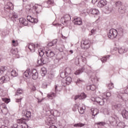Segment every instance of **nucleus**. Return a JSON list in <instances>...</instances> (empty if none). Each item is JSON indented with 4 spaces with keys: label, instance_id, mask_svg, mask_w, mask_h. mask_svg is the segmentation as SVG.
Here are the masks:
<instances>
[{
    "label": "nucleus",
    "instance_id": "dca6fc26",
    "mask_svg": "<svg viewBox=\"0 0 128 128\" xmlns=\"http://www.w3.org/2000/svg\"><path fill=\"white\" fill-rule=\"evenodd\" d=\"M86 98V95L84 93H82L80 94L75 96L74 100H76L78 98L79 100H84Z\"/></svg>",
    "mask_w": 128,
    "mask_h": 128
},
{
    "label": "nucleus",
    "instance_id": "69168bd1",
    "mask_svg": "<svg viewBox=\"0 0 128 128\" xmlns=\"http://www.w3.org/2000/svg\"><path fill=\"white\" fill-rule=\"evenodd\" d=\"M32 18V16H27V20L28 22H30Z\"/></svg>",
    "mask_w": 128,
    "mask_h": 128
},
{
    "label": "nucleus",
    "instance_id": "b1692460",
    "mask_svg": "<svg viewBox=\"0 0 128 128\" xmlns=\"http://www.w3.org/2000/svg\"><path fill=\"white\" fill-rule=\"evenodd\" d=\"M122 108V104H118L112 106V108L113 110H120Z\"/></svg>",
    "mask_w": 128,
    "mask_h": 128
},
{
    "label": "nucleus",
    "instance_id": "e433bc0d",
    "mask_svg": "<svg viewBox=\"0 0 128 128\" xmlns=\"http://www.w3.org/2000/svg\"><path fill=\"white\" fill-rule=\"evenodd\" d=\"M11 76H13L14 78H15V76H18V72H16V70H12L11 72Z\"/></svg>",
    "mask_w": 128,
    "mask_h": 128
},
{
    "label": "nucleus",
    "instance_id": "f03ea898",
    "mask_svg": "<svg viewBox=\"0 0 128 128\" xmlns=\"http://www.w3.org/2000/svg\"><path fill=\"white\" fill-rule=\"evenodd\" d=\"M91 100L92 102H98L100 106H104V102L106 100V98L104 96L102 98L96 97V98H92Z\"/></svg>",
    "mask_w": 128,
    "mask_h": 128
},
{
    "label": "nucleus",
    "instance_id": "09e8293b",
    "mask_svg": "<svg viewBox=\"0 0 128 128\" xmlns=\"http://www.w3.org/2000/svg\"><path fill=\"white\" fill-rule=\"evenodd\" d=\"M110 96H112V94H110V92H107L106 94H104V98H110Z\"/></svg>",
    "mask_w": 128,
    "mask_h": 128
},
{
    "label": "nucleus",
    "instance_id": "bf43d9fd",
    "mask_svg": "<svg viewBox=\"0 0 128 128\" xmlns=\"http://www.w3.org/2000/svg\"><path fill=\"white\" fill-rule=\"evenodd\" d=\"M4 100L6 102V104H8V102H10V100L7 98H4Z\"/></svg>",
    "mask_w": 128,
    "mask_h": 128
},
{
    "label": "nucleus",
    "instance_id": "f257e3e1",
    "mask_svg": "<svg viewBox=\"0 0 128 128\" xmlns=\"http://www.w3.org/2000/svg\"><path fill=\"white\" fill-rule=\"evenodd\" d=\"M23 76L28 78L32 77V80H36L38 78V73L36 69L31 71L30 70L28 69L23 73Z\"/></svg>",
    "mask_w": 128,
    "mask_h": 128
},
{
    "label": "nucleus",
    "instance_id": "4be33fe9",
    "mask_svg": "<svg viewBox=\"0 0 128 128\" xmlns=\"http://www.w3.org/2000/svg\"><path fill=\"white\" fill-rule=\"evenodd\" d=\"M122 116L126 120H128V112L126 110H123L122 111Z\"/></svg>",
    "mask_w": 128,
    "mask_h": 128
},
{
    "label": "nucleus",
    "instance_id": "39448f33",
    "mask_svg": "<svg viewBox=\"0 0 128 128\" xmlns=\"http://www.w3.org/2000/svg\"><path fill=\"white\" fill-rule=\"evenodd\" d=\"M118 98H120L122 100H124L126 102V100H128V94L126 92V90H124V93L120 92L117 96Z\"/></svg>",
    "mask_w": 128,
    "mask_h": 128
},
{
    "label": "nucleus",
    "instance_id": "ddd939ff",
    "mask_svg": "<svg viewBox=\"0 0 128 128\" xmlns=\"http://www.w3.org/2000/svg\"><path fill=\"white\" fill-rule=\"evenodd\" d=\"M74 24H77L78 26H80L82 24V18L78 17L75 18L74 20Z\"/></svg>",
    "mask_w": 128,
    "mask_h": 128
},
{
    "label": "nucleus",
    "instance_id": "7c9ffc66",
    "mask_svg": "<svg viewBox=\"0 0 128 128\" xmlns=\"http://www.w3.org/2000/svg\"><path fill=\"white\" fill-rule=\"evenodd\" d=\"M96 88V86L94 85H91L87 86V90H94Z\"/></svg>",
    "mask_w": 128,
    "mask_h": 128
},
{
    "label": "nucleus",
    "instance_id": "58836bf2",
    "mask_svg": "<svg viewBox=\"0 0 128 128\" xmlns=\"http://www.w3.org/2000/svg\"><path fill=\"white\" fill-rule=\"evenodd\" d=\"M10 53L12 54H17L18 50H16L14 48H12L10 50Z\"/></svg>",
    "mask_w": 128,
    "mask_h": 128
},
{
    "label": "nucleus",
    "instance_id": "ea45409f",
    "mask_svg": "<svg viewBox=\"0 0 128 128\" xmlns=\"http://www.w3.org/2000/svg\"><path fill=\"white\" fill-rule=\"evenodd\" d=\"M47 4L50 6H54V0H48L47 2Z\"/></svg>",
    "mask_w": 128,
    "mask_h": 128
},
{
    "label": "nucleus",
    "instance_id": "e2e57ef3",
    "mask_svg": "<svg viewBox=\"0 0 128 128\" xmlns=\"http://www.w3.org/2000/svg\"><path fill=\"white\" fill-rule=\"evenodd\" d=\"M30 5H27L26 6V10H30Z\"/></svg>",
    "mask_w": 128,
    "mask_h": 128
},
{
    "label": "nucleus",
    "instance_id": "f704fd0d",
    "mask_svg": "<svg viewBox=\"0 0 128 128\" xmlns=\"http://www.w3.org/2000/svg\"><path fill=\"white\" fill-rule=\"evenodd\" d=\"M6 67L2 66L0 69V74H2L6 72Z\"/></svg>",
    "mask_w": 128,
    "mask_h": 128
},
{
    "label": "nucleus",
    "instance_id": "a18cd8bd",
    "mask_svg": "<svg viewBox=\"0 0 128 128\" xmlns=\"http://www.w3.org/2000/svg\"><path fill=\"white\" fill-rule=\"evenodd\" d=\"M20 128H28V126L26 124V122H25L21 124Z\"/></svg>",
    "mask_w": 128,
    "mask_h": 128
},
{
    "label": "nucleus",
    "instance_id": "a19ab883",
    "mask_svg": "<svg viewBox=\"0 0 128 128\" xmlns=\"http://www.w3.org/2000/svg\"><path fill=\"white\" fill-rule=\"evenodd\" d=\"M38 52H39V54L40 56H44V50H42V49H39L38 50Z\"/></svg>",
    "mask_w": 128,
    "mask_h": 128
},
{
    "label": "nucleus",
    "instance_id": "2f4dec72",
    "mask_svg": "<svg viewBox=\"0 0 128 128\" xmlns=\"http://www.w3.org/2000/svg\"><path fill=\"white\" fill-rule=\"evenodd\" d=\"M42 58V62L44 64H46L50 62V60H48V58L47 57H43Z\"/></svg>",
    "mask_w": 128,
    "mask_h": 128
},
{
    "label": "nucleus",
    "instance_id": "13d9d810",
    "mask_svg": "<svg viewBox=\"0 0 128 128\" xmlns=\"http://www.w3.org/2000/svg\"><path fill=\"white\" fill-rule=\"evenodd\" d=\"M116 6H122V2H117L116 3Z\"/></svg>",
    "mask_w": 128,
    "mask_h": 128
},
{
    "label": "nucleus",
    "instance_id": "a878e982",
    "mask_svg": "<svg viewBox=\"0 0 128 128\" xmlns=\"http://www.w3.org/2000/svg\"><path fill=\"white\" fill-rule=\"evenodd\" d=\"M56 93L52 92L48 94L47 98H50V100H52L54 98L56 97Z\"/></svg>",
    "mask_w": 128,
    "mask_h": 128
},
{
    "label": "nucleus",
    "instance_id": "c85d7f7f",
    "mask_svg": "<svg viewBox=\"0 0 128 128\" xmlns=\"http://www.w3.org/2000/svg\"><path fill=\"white\" fill-rule=\"evenodd\" d=\"M74 128H82V126H84V124L82 123H77L74 124Z\"/></svg>",
    "mask_w": 128,
    "mask_h": 128
},
{
    "label": "nucleus",
    "instance_id": "6e6552de",
    "mask_svg": "<svg viewBox=\"0 0 128 128\" xmlns=\"http://www.w3.org/2000/svg\"><path fill=\"white\" fill-rule=\"evenodd\" d=\"M12 6V4L11 2H8L4 6V10L5 12H10L12 10H10V8Z\"/></svg>",
    "mask_w": 128,
    "mask_h": 128
},
{
    "label": "nucleus",
    "instance_id": "49530a36",
    "mask_svg": "<svg viewBox=\"0 0 128 128\" xmlns=\"http://www.w3.org/2000/svg\"><path fill=\"white\" fill-rule=\"evenodd\" d=\"M30 22H34V24H36L38 22V19L36 18H32L31 20L29 21Z\"/></svg>",
    "mask_w": 128,
    "mask_h": 128
},
{
    "label": "nucleus",
    "instance_id": "3c124183",
    "mask_svg": "<svg viewBox=\"0 0 128 128\" xmlns=\"http://www.w3.org/2000/svg\"><path fill=\"white\" fill-rule=\"evenodd\" d=\"M60 22H61L62 24H68V23H66V19L64 18V17H63L61 18Z\"/></svg>",
    "mask_w": 128,
    "mask_h": 128
},
{
    "label": "nucleus",
    "instance_id": "5701e85b",
    "mask_svg": "<svg viewBox=\"0 0 128 128\" xmlns=\"http://www.w3.org/2000/svg\"><path fill=\"white\" fill-rule=\"evenodd\" d=\"M40 74L42 76H45L46 74H48V71L46 70V68H42L41 69Z\"/></svg>",
    "mask_w": 128,
    "mask_h": 128
},
{
    "label": "nucleus",
    "instance_id": "864d4df0",
    "mask_svg": "<svg viewBox=\"0 0 128 128\" xmlns=\"http://www.w3.org/2000/svg\"><path fill=\"white\" fill-rule=\"evenodd\" d=\"M60 86L58 85H56L55 88H54V92H60V90L59 89Z\"/></svg>",
    "mask_w": 128,
    "mask_h": 128
},
{
    "label": "nucleus",
    "instance_id": "393cba45",
    "mask_svg": "<svg viewBox=\"0 0 128 128\" xmlns=\"http://www.w3.org/2000/svg\"><path fill=\"white\" fill-rule=\"evenodd\" d=\"M78 58H79V60H82V62L86 64V58L84 55H80L78 56Z\"/></svg>",
    "mask_w": 128,
    "mask_h": 128
},
{
    "label": "nucleus",
    "instance_id": "5fc2aeb1",
    "mask_svg": "<svg viewBox=\"0 0 128 128\" xmlns=\"http://www.w3.org/2000/svg\"><path fill=\"white\" fill-rule=\"evenodd\" d=\"M96 124H98V126H105L106 122H98L96 123Z\"/></svg>",
    "mask_w": 128,
    "mask_h": 128
},
{
    "label": "nucleus",
    "instance_id": "4c0bfd02",
    "mask_svg": "<svg viewBox=\"0 0 128 128\" xmlns=\"http://www.w3.org/2000/svg\"><path fill=\"white\" fill-rule=\"evenodd\" d=\"M108 58H110V56H107L102 58H101V60H102V62H106V60H107Z\"/></svg>",
    "mask_w": 128,
    "mask_h": 128
},
{
    "label": "nucleus",
    "instance_id": "4468645a",
    "mask_svg": "<svg viewBox=\"0 0 128 128\" xmlns=\"http://www.w3.org/2000/svg\"><path fill=\"white\" fill-rule=\"evenodd\" d=\"M108 2L106 0H100L98 4V8H104L105 6H106Z\"/></svg>",
    "mask_w": 128,
    "mask_h": 128
},
{
    "label": "nucleus",
    "instance_id": "6ab92c4d",
    "mask_svg": "<svg viewBox=\"0 0 128 128\" xmlns=\"http://www.w3.org/2000/svg\"><path fill=\"white\" fill-rule=\"evenodd\" d=\"M46 124L48 126H52L54 124V121L52 120L51 118H48L46 120Z\"/></svg>",
    "mask_w": 128,
    "mask_h": 128
},
{
    "label": "nucleus",
    "instance_id": "de8ad7c7",
    "mask_svg": "<svg viewBox=\"0 0 128 128\" xmlns=\"http://www.w3.org/2000/svg\"><path fill=\"white\" fill-rule=\"evenodd\" d=\"M118 12L120 14H124L126 12V10H124V9H122V8H119Z\"/></svg>",
    "mask_w": 128,
    "mask_h": 128
},
{
    "label": "nucleus",
    "instance_id": "bb28decb",
    "mask_svg": "<svg viewBox=\"0 0 128 128\" xmlns=\"http://www.w3.org/2000/svg\"><path fill=\"white\" fill-rule=\"evenodd\" d=\"M84 70H85L84 68L82 67L79 70H76L74 72V74L76 75L80 74H82V72H84Z\"/></svg>",
    "mask_w": 128,
    "mask_h": 128
},
{
    "label": "nucleus",
    "instance_id": "f8f14e48",
    "mask_svg": "<svg viewBox=\"0 0 128 128\" xmlns=\"http://www.w3.org/2000/svg\"><path fill=\"white\" fill-rule=\"evenodd\" d=\"M27 46L31 52H36V44L31 43L28 44Z\"/></svg>",
    "mask_w": 128,
    "mask_h": 128
},
{
    "label": "nucleus",
    "instance_id": "c9c22d12",
    "mask_svg": "<svg viewBox=\"0 0 128 128\" xmlns=\"http://www.w3.org/2000/svg\"><path fill=\"white\" fill-rule=\"evenodd\" d=\"M70 72H72V70L70 68H66L65 69V74H70Z\"/></svg>",
    "mask_w": 128,
    "mask_h": 128
},
{
    "label": "nucleus",
    "instance_id": "2eb2a0df",
    "mask_svg": "<svg viewBox=\"0 0 128 128\" xmlns=\"http://www.w3.org/2000/svg\"><path fill=\"white\" fill-rule=\"evenodd\" d=\"M91 112H92V118H94V117L96 116H98V114L100 112L98 110V108H92L91 109Z\"/></svg>",
    "mask_w": 128,
    "mask_h": 128
},
{
    "label": "nucleus",
    "instance_id": "0e129e2a",
    "mask_svg": "<svg viewBox=\"0 0 128 128\" xmlns=\"http://www.w3.org/2000/svg\"><path fill=\"white\" fill-rule=\"evenodd\" d=\"M56 42H58L57 40H54L52 42V44H53V45L54 46V44H56Z\"/></svg>",
    "mask_w": 128,
    "mask_h": 128
},
{
    "label": "nucleus",
    "instance_id": "680f3d73",
    "mask_svg": "<svg viewBox=\"0 0 128 128\" xmlns=\"http://www.w3.org/2000/svg\"><path fill=\"white\" fill-rule=\"evenodd\" d=\"M58 62H60V58H56L54 60V64H58Z\"/></svg>",
    "mask_w": 128,
    "mask_h": 128
},
{
    "label": "nucleus",
    "instance_id": "423d86ee",
    "mask_svg": "<svg viewBox=\"0 0 128 128\" xmlns=\"http://www.w3.org/2000/svg\"><path fill=\"white\" fill-rule=\"evenodd\" d=\"M109 122L112 126H116L118 121V117L116 116H110L108 119Z\"/></svg>",
    "mask_w": 128,
    "mask_h": 128
},
{
    "label": "nucleus",
    "instance_id": "a211bd4d",
    "mask_svg": "<svg viewBox=\"0 0 128 128\" xmlns=\"http://www.w3.org/2000/svg\"><path fill=\"white\" fill-rule=\"evenodd\" d=\"M86 110V106H78V110L81 114H84V110Z\"/></svg>",
    "mask_w": 128,
    "mask_h": 128
},
{
    "label": "nucleus",
    "instance_id": "72a5a7b5",
    "mask_svg": "<svg viewBox=\"0 0 128 128\" xmlns=\"http://www.w3.org/2000/svg\"><path fill=\"white\" fill-rule=\"evenodd\" d=\"M65 18V20L67 24H68V22H70V16L69 15H66L64 16Z\"/></svg>",
    "mask_w": 128,
    "mask_h": 128
},
{
    "label": "nucleus",
    "instance_id": "aec40b11",
    "mask_svg": "<svg viewBox=\"0 0 128 128\" xmlns=\"http://www.w3.org/2000/svg\"><path fill=\"white\" fill-rule=\"evenodd\" d=\"M118 52L120 54H126V50L124 47H120L118 48Z\"/></svg>",
    "mask_w": 128,
    "mask_h": 128
},
{
    "label": "nucleus",
    "instance_id": "412c9836",
    "mask_svg": "<svg viewBox=\"0 0 128 128\" xmlns=\"http://www.w3.org/2000/svg\"><path fill=\"white\" fill-rule=\"evenodd\" d=\"M90 12L92 14H99L100 12L96 8H92L90 10Z\"/></svg>",
    "mask_w": 128,
    "mask_h": 128
},
{
    "label": "nucleus",
    "instance_id": "1a4fd4ad",
    "mask_svg": "<svg viewBox=\"0 0 128 128\" xmlns=\"http://www.w3.org/2000/svg\"><path fill=\"white\" fill-rule=\"evenodd\" d=\"M22 114H24L23 116L25 120H30V118L32 116V113L30 112H24V110H23L22 111Z\"/></svg>",
    "mask_w": 128,
    "mask_h": 128
},
{
    "label": "nucleus",
    "instance_id": "4d7b16f0",
    "mask_svg": "<svg viewBox=\"0 0 128 128\" xmlns=\"http://www.w3.org/2000/svg\"><path fill=\"white\" fill-rule=\"evenodd\" d=\"M82 82H84V80L82 79H78L76 81L77 84H82Z\"/></svg>",
    "mask_w": 128,
    "mask_h": 128
},
{
    "label": "nucleus",
    "instance_id": "338daca9",
    "mask_svg": "<svg viewBox=\"0 0 128 128\" xmlns=\"http://www.w3.org/2000/svg\"><path fill=\"white\" fill-rule=\"evenodd\" d=\"M12 18H18V15L16 14H13L12 16Z\"/></svg>",
    "mask_w": 128,
    "mask_h": 128
},
{
    "label": "nucleus",
    "instance_id": "c756f323",
    "mask_svg": "<svg viewBox=\"0 0 128 128\" xmlns=\"http://www.w3.org/2000/svg\"><path fill=\"white\" fill-rule=\"evenodd\" d=\"M118 126H119L120 128H124L126 126V124L123 122H120L118 124H116Z\"/></svg>",
    "mask_w": 128,
    "mask_h": 128
},
{
    "label": "nucleus",
    "instance_id": "7ed1b4c3",
    "mask_svg": "<svg viewBox=\"0 0 128 128\" xmlns=\"http://www.w3.org/2000/svg\"><path fill=\"white\" fill-rule=\"evenodd\" d=\"M118 36V31L116 29H110L108 33V38L111 40L116 38Z\"/></svg>",
    "mask_w": 128,
    "mask_h": 128
},
{
    "label": "nucleus",
    "instance_id": "37998d69",
    "mask_svg": "<svg viewBox=\"0 0 128 128\" xmlns=\"http://www.w3.org/2000/svg\"><path fill=\"white\" fill-rule=\"evenodd\" d=\"M22 94V90L19 88L17 90L16 96H20V94Z\"/></svg>",
    "mask_w": 128,
    "mask_h": 128
},
{
    "label": "nucleus",
    "instance_id": "20e7f679",
    "mask_svg": "<svg viewBox=\"0 0 128 128\" xmlns=\"http://www.w3.org/2000/svg\"><path fill=\"white\" fill-rule=\"evenodd\" d=\"M90 46V42L88 40H84L81 42V48L84 50H88Z\"/></svg>",
    "mask_w": 128,
    "mask_h": 128
},
{
    "label": "nucleus",
    "instance_id": "603ef678",
    "mask_svg": "<svg viewBox=\"0 0 128 128\" xmlns=\"http://www.w3.org/2000/svg\"><path fill=\"white\" fill-rule=\"evenodd\" d=\"M38 64H39L40 66L44 64V62L42 60V58H40L39 60H38Z\"/></svg>",
    "mask_w": 128,
    "mask_h": 128
},
{
    "label": "nucleus",
    "instance_id": "f3484780",
    "mask_svg": "<svg viewBox=\"0 0 128 128\" xmlns=\"http://www.w3.org/2000/svg\"><path fill=\"white\" fill-rule=\"evenodd\" d=\"M20 24H22L24 26H28V21L26 20V18H19Z\"/></svg>",
    "mask_w": 128,
    "mask_h": 128
},
{
    "label": "nucleus",
    "instance_id": "8fccbe9b",
    "mask_svg": "<svg viewBox=\"0 0 128 128\" xmlns=\"http://www.w3.org/2000/svg\"><path fill=\"white\" fill-rule=\"evenodd\" d=\"M96 32V29H92L90 32V34H89L90 36H92Z\"/></svg>",
    "mask_w": 128,
    "mask_h": 128
},
{
    "label": "nucleus",
    "instance_id": "9d476101",
    "mask_svg": "<svg viewBox=\"0 0 128 128\" xmlns=\"http://www.w3.org/2000/svg\"><path fill=\"white\" fill-rule=\"evenodd\" d=\"M45 54H46V56H48V58H54V56H56L54 52H52L50 50H46L45 52Z\"/></svg>",
    "mask_w": 128,
    "mask_h": 128
},
{
    "label": "nucleus",
    "instance_id": "473e14b6",
    "mask_svg": "<svg viewBox=\"0 0 128 128\" xmlns=\"http://www.w3.org/2000/svg\"><path fill=\"white\" fill-rule=\"evenodd\" d=\"M26 120L24 118H20V119H18V120H17V123L18 124H26Z\"/></svg>",
    "mask_w": 128,
    "mask_h": 128
},
{
    "label": "nucleus",
    "instance_id": "9b49d317",
    "mask_svg": "<svg viewBox=\"0 0 128 128\" xmlns=\"http://www.w3.org/2000/svg\"><path fill=\"white\" fill-rule=\"evenodd\" d=\"M87 74H90V78L92 80V82H94V80H96V76H94V70H89L88 72H86Z\"/></svg>",
    "mask_w": 128,
    "mask_h": 128
},
{
    "label": "nucleus",
    "instance_id": "774afa93",
    "mask_svg": "<svg viewBox=\"0 0 128 128\" xmlns=\"http://www.w3.org/2000/svg\"><path fill=\"white\" fill-rule=\"evenodd\" d=\"M22 98H20V99H16V102H22Z\"/></svg>",
    "mask_w": 128,
    "mask_h": 128
},
{
    "label": "nucleus",
    "instance_id": "052dcab7",
    "mask_svg": "<svg viewBox=\"0 0 128 128\" xmlns=\"http://www.w3.org/2000/svg\"><path fill=\"white\" fill-rule=\"evenodd\" d=\"M106 10L108 12H106V14H110V12H112V9L110 8H106Z\"/></svg>",
    "mask_w": 128,
    "mask_h": 128
},
{
    "label": "nucleus",
    "instance_id": "cd10ccee",
    "mask_svg": "<svg viewBox=\"0 0 128 128\" xmlns=\"http://www.w3.org/2000/svg\"><path fill=\"white\" fill-rule=\"evenodd\" d=\"M64 80L66 82H67L68 84H70L72 82V78L70 76H66L65 78H64Z\"/></svg>",
    "mask_w": 128,
    "mask_h": 128
},
{
    "label": "nucleus",
    "instance_id": "79ce46f5",
    "mask_svg": "<svg viewBox=\"0 0 128 128\" xmlns=\"http://www.w3.org/2000/svg\"><path fill=\"white\" fill-rule=\"evenodd\" d=\"M75 64H76V66L80 64V58H78V56L75 58Z\"/></svg>",
    "mask_w": 128,
    "mask_h": 128
},
{
    "label": "nucleus",
    "instance_id": "6e6d98bb",
    "mask_svg": "<svg viewBox=\"0 0 128 128\" xmlns=\"http://www.w3.org/2000/svg\"><path fill=\"white\" fill-rule=\"evenodd\" d=\"M108 88H114V84L112 83H110L108 84Z\"/></svg>",
    "mask_w": 128,
    "mask_h": 128
},
{
    "label": "nucleus",
    "instance_id": "0eeeda50",
    "mask_svg": "<svg viewBox=\"0 0 128 128\" xmlns=\"http://www.w3.org/2000/svg\"><path fill=\"white\" fill-rule=\"evenodd\" d=\"M10 72H8L4 76L0 78V84H2L4 82H10Z\"/></svg>",
    "mask_w": 128,
    "mask_h": 128
},
{
    "label": "nucleus",
    "instance_id": "c03bdc74",
    "mask_svg": "<svg viewBox=\"0 0 128 128\" xmlns=\"http://www.w3.org/2000/svg\"><path fill=\"white\" fill-rule=\"evenodd\" d=\"M62 84L63 86H67L68 84V82L66 81V80H64V78L62 80Z\"/></svg>",
    "mask_w": 128,
    "mask_h": 128
}]
</instances>
